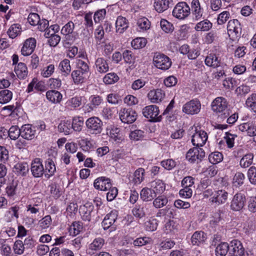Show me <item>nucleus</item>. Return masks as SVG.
I'll return each mask as SVG.
<instances>
[{
  "label": "nucleus",
  "mask_w": 256,
  "mask_h": 256,
  "mask_svg": "<svg viewBox=\"0 0 256 256\" xmlns=\"http://www.w3.org/2000/svg\"><path fill=\"white\" fill-rule=\"evenodd\" d=\"M212 110L216 113H220L218 118L220 120H224L227 118L230 115V109L228 108V102L223 97H218L216 98L212 103Z\"/></svg>",
  "instance_id": "obj_1"
},
{
  "label": "nucleus",
  "mask_w": 256,
  "mask_h": 256,
  "mask_svg": "<svg viewBox=\"0 0 256 256\" xmlns=\"http://www.w3.org/2000/svg\"><path fill=\"white\" fill-rule=\"evenodd\" d=\"M158 107L155 105H150L144 107L142 114L144 117L149 119L150 122H159L162 120V115L158 116Z\"/></svg>",
  "instance_id": "obj_2"
},
{
  "label": "nucleus",
  "mask_w": 256,
  "mask_h": 256,
  "mask_svg": "<svg viewBox=\"0 0 256 256\" xmlns=\"http://www.w3.org/2000/svg\"><path fill=\"white\" fill-rule=\"evenodd\" d=\"M79 212L82 220L89 222L92 218L96 216L97 210L94 209V206L92 203L86 202L84 206H80Z\"/></svg>",
  "instance_id": "obj_3"
},
{
  "label": "nucleus",
  "mask_w": 256,
  "mask_h": 256,
  "mask_svg": "<svg viewBox=\"0 0 256 256\" xmlns=\"http://www.w3.org/2000/svg\"><path fill=\"white\" fill-rule=\"evenodd\" d=\"M246 202L245 194L241 192H238L234 194L232 200L230 208L232 212H240L246 206Z\"/></svg>",
  "instance_id": "obj_4"
},
{
  "label": "nucleus",
  "mask_w": 256,
  "mask_h": 256,
  "mask_svg": "<svg viewBox=\"0 0 256 256\" xmlns=\"http://www.w3.org/2000/svg\"><path fill=\"white\" fill-rule=\"evenodd\" d=\"M190 8L186 2H179L174 8L172 15L177 18L183 20L190 15Z\"/></svg>",
  "instance_id": "obj_5"
},
{
  "label": "nucleus",
  "mask_w": 256,
  "mask_h": 256,
  "mask_svg": "<svg viewBox=\"0 0 256 256\" xmlns=\"http://www.w3.org/2000/svg\"><path fill=\"white\" fill-rule=\"evenodd\" d=\"M205 157V152L200 148H190L186 154V158L191 163H198Z\"/></svg>",
  "instance_id": "obj_6"
},
{
  "label": "nucleus",
  "mask_w": 256,
  "mask_h": 256,
  "mask_svg": "<svg viewBox=\"0 0 256 256\" xmlns=\"http://www.w3.org/2000/svg\"><path fill=\"white\" fill-rule=\"evenodd\" d=\"M86 124L88 131L92 134H100L102 130V122L98 117L88 118L86 122Z\"/></svg>",
  "instance_id": "obj_7"
},
{
  "label": "nucleus",
  "mask_w": 256,
  "mask_h": 256,
  "mask_svg": "<svg viewBox=\"0 0 256 256\" xmlns=\"http://www.w3.org/2000/svg\"><path fill=\"white\" fill-rule=\"evenodd\" d=\"M154 66L162 70H166L171 66L172 62L169 58L164 54L156 53L153 58Z\"/></svg>",
  "instance_id": "obj_8"
},
{
  "label": "nucleus",
  "mask_w": 256,
  "mask_h": 256,
  "mask_svg": "<svg viewBox=\"0 0 256 256\" xmlns=\"http://www.w3.org/2000/svg\"><path fill=\"white\" fill-rule=\"evenodd\" d=\"M119 116L122 122L130 124L136 120L138 115L132 108H124L120 110Z\"/></svg>",
  "instance_id": "obj_9"
},
{
  "label": "nucleus",
  "mask_w": 256,
  "mask_h": 256,
  "mask_svg": "<svg viewBox=\"0 0 256 256\" xmlns=\"http://www.w3.org/2000/svg\"><path fill=\"white\" fill-rule=\"evenodd\" d=\"M228 254L230 256H244V248L242 243L234 239L230 242Z\"/></svg>",
  "instance_id": "obj_10"
},
{
  "label": "nucleus",
  "mask_w": 256,
  "mask_h": 256,
  "mask_svg": "<svg viewBox=\"0 0 256 256\" xmlns=\"http://www.w3.org/2000/svg\"><path fill=\"white\" fill-rule=\"evenodd\" d=\"M30 171L34 178H38L44 176V167L42 160L40 158H34L31 163Z\"/></svg>",
  "instance_id": "obj_11"
},
{
  "label": "nucleus",
  "mask_w": 256,
  "mask_h": 256,
  "mask_svg": "<svg viewBox=\"0 0 256 256\" xmlns=\"http://www.w3.org/2000/svg\"><path fill=\"white\" fill-rule=\"evenodd\" d=\"M200 102L196 100H192L184 105L182 112L188 114H194L200 112Z\"/></svg>",
  "instance_id": "obj_12"
},
{
  "label": "nucleus",
  "mask_w": 256,
  "mask_h": 256,
  "mask_svg": "<svg viewBox=\"0 0 256 256\" xmlns=\"http://www.w3.org/2000/svg\"><path fill=\"white\" fill-rule=\"evenodd\" d=\"M104 240L100 237L94 238L86 250V253L90 256L95 254L96 251L100 250L104 244Z\"/></svg>",
  "instance_id": "obj_13"
},
{
  "label": "nucleus",
  "mask_w": 256,
  "mask_h": 256,
  "mask_svg": "<svg viewBox=\"0 0 256 256\" xmlns=\"http://www.w3.org/2000/svg\"><path fill=\"white\" fill-rule=\"evenodd\" d=\"M208 138V134L204 130L196 131L192 136V142L194 146L200 148L205 144Z\"/></svg>",
  "instance_id": "obj_14"
},
{
  "label": "nucleus",
  "mask_w": 256,
  "mask_h": 256,
  "mask_svg": "<svg viewBox=\"0 0 256 256\" xmlns=\"http://www.w3.org/2000/svg\"><path fill=\"white\" fill-rule=\"evenodd\" d=\"M112 186L110 178L100 176L96 179L94 182V188L98 190L106 191Z\"/></svg>",
  "instance_id": "obj_15"
},
{
  "label": "nucleus",
  "mask_w": 256,
  "mask_h": 256,
  "mask_svg": "<svg viewBox=\"0 0 256 256\" xmlns=\"http://www.w3.org/2000/svg\"><path fill=\"white\" fill-rule=\"evenodd\" d=\"M36 41L34 38H30L26 39L23 44L21 50L22 54L24 56L30 55L34 50Z\"/></svg>",
  "instance_id": "obj_16"
},
{
  "label": "nucleus",
  "mask_w": 256,
  "mask_h": 256,
  "mask_svg": "<svg viewBox=\"0 0 256 256\" xmlns=\"http://www.w3.org/2000/svg\"><path fill=\"white\" fill-rule=\"evenodd\" d=\"M44 177L46 178H50L54 176L56 172V166L53 160L49 158L44 162Z\"/></svg>",
  "instance_id": "obj_17"
},
{
  "label": "nucleus",
  "mask_w": 256,
  "mask_h": 256,
  "mask_svg": "<svg viewBox=\"0 0 256 256\" xmlns=\"http://www.w3.org/2000/svg\"><path fill=\"white\" fill-rule=\"evenodd\" d=\"M228 193L224 190L214 191V196L210 198V201L218 204L224 203L228 199Z\"/></svg>",
  "instance_id": "obj_18"
},
{
  "label": "nucleus",
  "mask_w": 256,
  "mask_h": 256,
  "mask_svg": "<svg viewBox=\"0 0 256 256\" xmlns=\"http://www.w3.org/2000/svg\"><path fill=\"white\" fill-rule=\"evenodd\" d=\"M164 92L161 89L150 90L148 94V98L152 102L158 103L164 97Z\"/></svg>",
  "instance_id": "obj_19"
},
{
  "label": "nucleus",
  "mask_w": 256,
  "mask_h": 256,
  "mask_svg": "<svg viewBox=\"0 0 256 256\" xmlns=\"http://www.w3.org/2000/svg\"><path fill=\"white\" fill-rule=\"evenodd\" d=\"M148 205L144 204H136L132 210V214L136 218L140 219L144 218L146 216Z\"/></svg>",
  "instance_id": "obj_20"
},
{
  "label": "nucleus",
  "mask_w": 256,
  "mask_h": 256,
  "mask_svg": "<svg viewBox=\"0 0 256 256\" xmlns=\"http://www.w3.org/2000/svg\"><path fill=\"white\" fill-rule=\"evenodd\" d=\"M228 33L232 34L234 32L236 36L240 35L242 30L240 24L238 20L236 19L230 20L227 25Z\"/></svg>",
  "instance_id": "obj_21"
},
{
  "label": "nucleus",
  "mask_w": 256,
  "mask_h": 256,
  "mask_svg": "<svg viewBox=\"0 0 256 256\" xmlns=\"http://www.w3.org/2000/svg\"><path fill=\"white\" fill-rule=\"evenodd\" d=\"M36 130L32 128L30 124H24L21 128V136L24 140H32L34 137Z\"/></svg>",
  "instance_id": "obj_22"
},
{
  "label": "nucleus",
  "mask_w": 256,
  "mask_h": 256,
  "mask_svg": "<svg viewBox=\"0 0 256 256\" xmlns=\"http://www.w3.org/2000/svg\"><path fill=\"white\" fill-rule=\"evenodd\" d=\"M128 28V22L126 18L118 16L116 22V32L122 34Z\"/></svg>",
  "instance_id": "obj_23"
},
{
  "label": "nucleus",
  "mask_w": 256,
  "mask_h": 256,
  "mask_svg": "<svg viewBox=\"0 0 256 256\" xmlns=\"http://www.w3.org/2000/svg\"><path fill=\"white\" fill-rule=\"evenodd\" d=\"M172 1V0H154V6L157 12H162L170 7Z\"/></svg>",
  "instance_id": "obj_24"
},
{
  "label": "nucleus",
  "mask_w": 256,
  "mask_h": 256,
  "mask_svg": "<svg viewBox=\"0 0 256 256\" xmlns=\"http://www.w3.org/2000/svg\"><path fill=\"white\" fill-rule=\"evenodd\" d=\"M71 76L74 83L78 84L84 82L86 79V77L88 76V74L83 73V72H82L80 70H76L72 72Z\"/></svg>",
  "instance_id": "obj_25"
},
{
  "label": "nucleus",
  "mask_w": 256,
  "mask_h": 256,
  "mask_svg": "<svg viewBox=\"0 0 256 256\" xmlns=\"http://www.w3.org/2000/svg\"><path fill=\"white\" fill-rule=\"evenodd\" d=\"M156 196L154 192L150 188H144L140 192V198L143 201H150Z\"/></svg>",
  "instance_id": "obj_26"
},
{
  "label": "nucleus",
  "mask_w": 256,
  "mask_h": 256,
  "mask_svg": "<svg viewBox=\"0 0 256 256\" xmlns=\"http://www.w3.org/2000/svg\"><path fill=\"white\" fill-rule=\"evenodd\" d=\"M28 170V165L26 162H19L14 166L13 172L17 176H25Z\"/></svg>",
  "instance_id": "obj_27"
},
{
  "label": "nucleus",
  "mask_w": 256,
  "mask_h": 256,
  "mask_svg": "<svg viewBox=\"0 0 256 256\" xmlns=\"http://www.w3.org/2000/svg\"><path fill=\"white\" fill-rule=\"evenodd\" d=\"M206 239V234L202 231L194 232L191 238V242L193 245L199 246L202 244Z\"/></svg>",
  "instance_id": "obj_28"
},
{
  "label": "nucleus",
  "mask_w": 256,
  "mask_h": 256,
  "mask_svg": "<svg viewBox=\"0 0 256 256\" xmlns=\"http://www.w3.org/2000/svg\"><path fill=\"white\" fill-rule=\"evenodd\" d=\"M96 70L100 73H105L108 70L109 66L106 60L102 58H98L95 62Z\"/></svg>",
  "instance_id": "obj_29"
},
{
  "label": "nucleus",
  "mask_w": 256,
  "mask_h": 256,
  "mask_svg": "<svg viewBox=\"0 0 256 256\" xmlns=\"http://www.w3.org/2000/svg\"><path fill=\"white\" fill-rule=\"evenodd\" d=\"M192 10L196 20H200L202 16L203 10L200 6L199 0H192L191 3Z\"/></svg>",
  "instance_id": "obj_30"
},
{
  "label": "nucleus",
  "mask_w": 256,
  "mask_h": 256,
  "mask_svg": "<svg viewBox=\"0 0 256 256\" xmlns=\"http://www.w3.org/2000/svg\"><path fill=\"white\" fill-rule=\"evenodd\" d=\"M151 188L156 194H162L165 190V184L160 180H156L150 183Z\"/></svg>",
  "instance_id": "obj_31"
},
{
  "label": "nucleus",
  "mask_w": 256,
  "mask_h": 256,
  "mask_svg": "<svg viewBox=\"0 0 256 256\" xmlns=\"http://www.w3.org/2000/svg\"><path fill=\"white\" fill-rule=\"evenodd\" d=\"M47 99L53 103H58L62 99V94L56 90H48L46 93Z\"/></svg>",
  "instance_id": "obj_32"
},
{
  "label": "nucleus",
  "mask_w": 256,
  "mask_h": 256,
  "mask_svg": "<svg viewBox=\"0 0 256 256\" xmlns=\"http://www.w3.org/2000/svg\"><path fill=\"white\" fill-rule=\"evenodd\" d=\"M58 128L60 132H64L66 135L69 134L72 132V122L68 120L62 121Z\"/></svg>",
  "instance_id": "obj_33"
},
{
  "label": "nucleus",
  "mask_w": 256,
  "mask_h": 256,
  "mask_svg": "<svg viewBox=\"0 0 256 256\" xmlns=\"http://www.w3.org/2000/svg\"><path fill=\"white\" fill-rule=\"evenodd\" d=\"M18 181L16 179H12L8 184L6 188V192L9 197L14 196L16 194Z\"/></svg>",
  "instance_id": "obj_34"
},
{
  "label": "nucleus",
  "mask_w": 256,
  "mask_h": 256,
  "mask_svg": "<svg viewBox=\"0 0 256 256\" xmlns=\"http://www.w3.org/2000/svg\"><path fill=\"white\" fill-rule=\"evenodd\" d=\"M14 71L18 77L20 79L24 78L28 74V70L26 64L22 62H20L15 67Z\"/></svg>",
  "instance_id": "obj_35"
},
{
  "label": "nucleus",
  "mask_w": 256,
  "mask_h": 256,
  "mask_svg": "<svg viewBox=\"0 0 256 256\" xmlns=\"http://www.w3.org/2000/svg\"><path fill=\"white\" fill-rule=\"evenodd\" d=\"M205 64L208 66L218 68L220 66V60L214 54H210L205 58Z\"/></svg>",
  "instance_id": "obj_36"
},
{
  "label": "nucleus",
  "mask_w": 256,
  "mask_h": 256,
  "mask_svg": "<svg viewBox=\"0 0 256 256\" xmlns=\"http://www.w3.org/2000/svg\"><path fill=\"white\" fill-rule=\"evenodd\" d=\"M230 245L227 242H221L216 248L215 252L216 256H225L229 252Z\"/></svg>",
  "instance_id": "obj_37"
},
{
  "label": "nucleus",
  "mask_w": 256,
  "mask_h": 256,
  "mask_svg": "<svg viewBox=\"0 0 256 256\" xmlns=\"http://www.w3.org/2000/svg\"><path fill=\"white\" fill-rule=\"evenodd\" d=\"M12 98V92L9 90L3 89L0 91V103L6 104L10 102Z\"/></svg>",
  "instance_id": "obj_38"
},
{
  "label": "nucleus",
  "mask_w": 256,
  "mask_h": 256,
  "mask_svg": "<svg viewBox=\"0 0 256 256\" xmlns=\"http://www.w3.org/2000/svg\"><path fill=\"white\" fill-rule=\"evenodd\" d=\"M212 26V24L208 20H204L198 22L194 28L196 31H208Z\"/></svg>",
  "instance_id": "obj_39"
},
{
  "label": "nucleus",
  "mask_w": 256,
  "mask_h": 256,
  "mask_svg": "<svg viewBox=\"0 0 256 256\" xmlns=\"http://www.w3.org/2000/svg\"><path fill=\"white\" fill-rule=\"evenodd\" d=\"M144 170L143 168H138L134 174L132 182L135 184H140L144 180Z\"/></svg>",
  "instance_id": "obj_40"
},
{
  "label": "nucleus",
  "mask_w": 256,
  "mask_h": 256,
  "mask_svg": "<svg viewBox=\"0 0 256 256\" xmlns=\"http://www.w3.org/2000/svg\"><path fill=\"white\" fill-rule=\"evenodd\" d=\"M90 108L93 110L103 102V99L98 95H92L90 98Z\"/></svg>",
  "instance_id": "obj_41"
},
{
  "label": "nucleus",
  "mask_w": 256,
  "mask_h": 256,
  "mask_svg": "<svg viewBox=\"0 0 256 256\" xmlns=\"http://www.w3.org/2000/svg\"><path fill=\"white\" fill-rule=\"evenodd\" d=\"M146 42V38H137L132 40L131 44L134 49L138 50L144 47Z\"/></svg>",
  "instance_id": "obj_42"
},
{
  "label": "nucleus",
  "mask_w": 256,
  "mask_h": 256,
  "mask_svg": "<svg viewBox=\"0 0 256 256\" xmlns=\"http://www.w3.org/2000/svg\"><path fill=\"white\" fill-rule=\"evenodd\" d=\"M21 27L20 24H12L8 30L7 33L10 38H14L20 33Z\"/></svg>",
  "instance_id": "obj_43"
},
{
  "label": "nucleus",
  "mask_w": 256,
  "mask_h": 256,
  "mask_svg": "<svg viewBox=\"0 0 256 256\" xmlns=\"http://www.w3.org/2000/svg\"><path fill=\"white\" fill-rule=\"evenodd\" d=\"M104 27L102 25H100L95 30L94 32V38L96 44H100L104 42L102 40L104 38Z\"/></svg>",
  "instance_id": "obj_44"
},
{
  "label": "nucleus",
  "mask_w": 256,
  "mask_h": 256,
  "mask_svg": "<svg viewBox=\"0 0 256 256\" xmlns=\"http://www.w3.org/2000/svg\"><path fill=\"white\" fill-rule=\"evenodd\" d=\"M244 175L241 172H237L233 178L232 183L235 186L240 187L244 184Z\"/></svg>",
  "instance_id": "obj_45"
},
{
  "label": "nucleus",
  "mask_w": 256,
  "mask_h": 256,
  "mask_svg": "<svg viewBox=\"0 0 256 256\" xmlns=\"http://www.w3.org/2000/svg\"><path fill=\"white\" fill-rule=\"evenodd\" d=\"M8 134L10 139L16 140L21 136V128H19L17 126H12L10 128Z\"/></svg>",
  "instance_id": "obj_46"
},
{
  "label": "nucleus",
  "mask_w": 256,
  "mask_h": 256,
  "mask_svg": "<svg viewBox=\"0 0 256 256\" xmlns=\"http://www.w3.org/2000/svg\"><path fill=\"white\" fill-rule=\"evenodd\" d=\"M168 202V198L164 195L160 196L153 202V205L156 208H160L166 206Z\"/></svg>",
  "instance_id": "obj_47"
},
{
  "label": "nucleus",
  "mask_w": 256,
  "mask_h": 256,
  "mask_svg": "<svg viewBox=\"0 0 256 256\" xmlns=\"http://www.w3.org/2000/svg\"><path fill=\"white\" fill-rule=\"evenodd\" d=\"M222 159V154L218 152H212L208 156L209 162L213 164L220 162Z\"/></svg>",
  "instance_id": "obj_48"
},
{
  "label": "nucleus",
  "mask_w": 256,
  "mask_h": 256,
  "mask_svg": "<svg viewBox=\"0 0 256 256\" xmlns=\"http://www.w3.org/2000/svg\"><path fill=\"white\" fill-rule=\"evenodd\" d=\"M119 80L118 76L114 73L111 72L107 74L103 78L104 82L106 84H113Z\"/></svg>",
  "instance_id": "obj_49"
},
{
  "label": "nucleus",
  "mask_w": 256,
  "mask_h": 256,
  "mask_svg": "<svg viewBox=\"0 0 256 256\" xmlns=\"http://www.w3.org/2000/svg\"><path fill=\"white\" fill-rule=\"evenodd\" d=\"M28 20L32 26H36L38 24H39L41 26H42L40 16L36 13L30 14L28 16Z\"/></svg>",
  "instance_id": "obj_50"
},
{
  "label": "nucleus",
  "mask_w": 256,
  "mask_h": 256,
  "mask_svg": "<svg viewBox=\"0 0 256 256\" xmlns=\"http://www.w3.org/2000/svg\"><path fill=\"white\" fill-rule=\"evenodd\" d=\"M246 104L256 113V94H252L246 100Z\"/></svg>",
  "instance_id": "obj_51"
},
{
  "label": "nucleus",
  "mask_w": 256,
  "mask_h": 256,
  "mask_svg": "<svg viewBox=\"0 0 256 256\" xmlns=\"http://www.w3.org/2000/svg\"><path fill=\"white\" fill-rule=\"evenodd\" d=\"M78 144L82 150L84 152H88L94 146L92 142L87 138L80 140L78 141Z\"/></svg>",
  "instance_id": "obj_52"
},
{
  "label": "nucleus",
  "mask_w": 256,
  "mask_h": 256,
  "mask_svg": "<svg viewBox=\"0 0 256 256\" xmlns=\"http://www.w3.org/2000/svg\"><path fill=\"white\" fill-rule=\"evenodd\" d=\"M60 66L61 68V71L64 73V75L66 76L70 73L71 68L68 60L64 59L62 61L60 64Z\"/></svg>",
  "instance_id": "obj_53"
},
{
  "label": "nucleus",
  "mask_w": 256,
  "mask_h": 256,
  "mask_svg": "<svg viewBox=\"0 0 256 256\" xmlns=\"http://www.w3.org/2000/svg\"><path fill=\"white\" fill-rule=\"evenodd\" d=\"M13 249L16 254H22L24 250V246L23 242L20 240H16L14 243Z\"/></svg>",
  "instance_id": "obj_54"
},
{
  "label": "nucleus",
  "mask_w": 256,
  "mask_h": 256,
  "mask_svg": "<svg viewBox=\"0 0 256 256\" xmlns=\"http://www.w3.org/2000/svg\"><path fill=\"white\" fill-rule=\"evenodd\" d=\"M83 124L84 121L81 120L80 118H74L72 123V129L74 131L80 132L82 129Z\"/></svg>",
  "instance_id": "obj_55"
},
{
  "label": "nucleus",
  "mask_w": 256,
  "mask_h": 256,
  "mask_svg": "<svg viewBox=\"0 0 256 256\" xmlns=\"http://www.w3.org/2000/svg\"><path fill=\"white\" fill-rule=\"evenodd\" d=\"M160 25L162 29L166 33L172 32L174 29L173 25L166 20H162Z\"/></svg>",
  "instance_id": "obj_56"
},
{
  "label": "nucleus",
  "mask_w": 256,
  "mask_h": 256,
  "mask_svg": "<svg viewBox=\"0 0 256 256\" xmlns=\"http://www.w3.org/2000/svg\"><path fill=\"white\" fill-rule=\"evenodd\" d=\"M106 14V9H100L96 11L94 15V20L95 23H99L101 20L104 19Z\"/></svg>",
  "instance_id": "obj_57"
},
{
  "label": "nucleus",
  "mask_w": 256,
  "mask_h": 256,
  "mask_svg": "<svg viewBox=\"0 0 256 256\" xmlns=\"http://www.w3.org/2000/svg\"><path fill=\"white\" fill-rule=\"evenodd\" d=\"M74 28V24L72 21H70L62 27L61 33L64 35H68L72 32Z\"/></svg>",
  "instance_id": "obj_58"
},
{
  "label": "nucleus",
  "mask_w": 256,
  "mask_h": 256,
  "mask_svg": "<svg viewBox=\"0 0 256 256\" xmlns=\"http://www.w3.org/2000/svg\"><path fill=\"white\" fill-rule=\"evenodd\" d=\"M144 226L146 230L149 232L154 231L157 228V221L156 219L148 220L145 222Z\"/></svg>",
  "instance_id": "obj_59"
},
{
  "label": "nucleus",
  "mask_w": 256,
  "mask_h": 256,
  "mask_svg": "<svg viewBox=\"0 0 256 256\" xmlns=\"http://www.w3.org/2000/svg\"><path fill=\"white\" fill-rule=\"evenodd\" d=\"M238 96H245L250 92V88L246 85H241L238 87L236 90Z\"/></svg>",
  "instance_id": "obj_60"
},
{
  "label": "nucleus",
  "mask_w": 256,
  "mask_h": 256,
  "mask_svg": "<svg viewBox=\"0 0 256 256\" xmlns=\"http://www.w3.org/2000/svg\"><path fill=\"white\" fill-rule=\"evenodd\" d=\"M248 176L250 182L256 184V168L251 166L248 170Z\"/></svg>",
  "instance_id": "obj_61"
},
{
  "label": "nucleus",
  "mask_w": 256,
  "mask_h": 256,
  "mask_svg": "<svg viewBox=\"0 0 256 256\" xmlns=\"http://www.w3.org/2000/svg\"><path fill=\"white\" fill-rule=\"evenodd\" d=\"M150 238L148 237H140L135 240L133 244L135 246H142L150 243Z\"/></svg>",
  "instance_id": "obj_62"
},
{
  "label": "nucleus",
  "mask_w": 256,
  "mask_h": 256,
  "mask_svg": "<svg viewBox=\"0 0 256 256\" xmlns=\"http://www.w3.org/2000/svg\"><path fill=\"white\" fill-rule=\"evenodd\" d=\"M50 192L54 198H58L60 197L61 194L58 186L56 183H53L50 186Z\"/></svg>",
  "instance_id": "obj_63"
},
{
  "label": "nucleus",
  "mask_w": 256,
  "mask_h": 256,
  "mask_svg": "<svg viewBox=\"0 0 256 256\" xmlns=\"http://www.w3.org/2000/svg\"><path fill=\"white\" fill-rule=\"evenodd\" d=\"M123 58L126 62L131 64L134 62V57L132 54V52L129 50H125L122 54Z\"/></svg>",
  "instance_id": "obj_64"
}]
</instances>
